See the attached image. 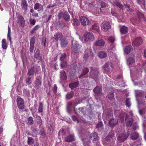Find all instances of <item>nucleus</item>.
<instances>
[{"mask_svg": "<svg viewBox=\"0 0 146 146\" xmlns=\"http://www.w3.org/2000/svg\"><path fill=\"white\" fill-rule=\"evenodd\" d=\"M99 74V72L97 68H90V75L92 78L94 79L95 80H97L98 79Z\"/></svg>", "mask_w": 146, "mask_h": 146, "instance_id": "f257e3e1", "label": "nucleus"}, {"mask_svg": "<svg viewBox=\"0 0 146 146\" xmlns=\"http://www.w3.org/2000/svg\"><path fill=\"white\" fill-rule=\"evenodd\" d=\"M72 52L75 53H79L80 51V49L78 42L73 39L72 40Z\"/></svg>", "mask_w": 146, "mask_h": 146, "instance_id": "f03ea898", "label": "nucleus"}, {"mask_svg": "<svg viewBox=\"0 0 146 146\" xmlns=\"http://www.w3.org/2000/svg\"><path fill=\"white\" fill-rule=\"evenodd\" d=\"M83 38L85 42H90L94 40V36L92 33L87 32L84 34Z\"/></svg>", "mask_w": 146, "mask_h": 146, "instance_id": "7ed1b4c3", "label": "nucleus"}, {"mask_svg": "<svg viewBox=\"0 0 146 146\" xmlns=\"http://www.w3.org/2000/svg\"><path fill=\"white\" fill-rule=\"evenodd\" d=\"M129 134V131L127 132V133H124L120 134L117 137V139L120 142H123L128 138Z\"/></svg>", "mask_w": 146, "mask_h": 146, "instance_id": "20e7f679", "label": "nucleus"}, {"mask_svg": "<svg viewBox=\"0 0 146 146\" xmlns=\"http://www.w3.org/2000/svg\"><path fill=\"white\" fill-rule=\"evenodd\" d=\"M79 20L81 24L83 26L88 25L90 24L88 19L86 17L81 16L79 17Z\"/></svg>", "mask_w": 146, "mask_h": 146, "instance_id": "39448f33", "label": "nucleus"}, {"mask_svg": "<svg viewBox=\"0 0 146 146\" xmlns=\"http://www.w3.org/2000/svg\"><path fill=\"white\" fill-rule=\"evenodd\" d=\"M102 29L104 31H107L111 28L109 22L105 21L103 22L101 25Z\"/></svg>", "mask_w": 146, "mask_h": 146, "instance_id": "423d86ee", "label": "nucleus"}, {"mask_svg": "<svg viewBox=\"0 0 146 146\" xmlns=\"http://www.w3.org/2000/svg\"><path fill=\"white\" fill-rule=\"evenodd\" d=\"M92 52L90 49H86L85 51L83 56V58L86 61L87 60L89 57H92Z\"/></svg>", "mask_w": 146, "mask_h": 146, "instance_id": "0eeeda50", "label": "nucleus"}, {"mask_svg": "<svg viewBox=\"0 0 146 146\" xmlns=\"http://www.w3.org/2000/svg\"><path fill=\"white\" fill-rule=\"evenodd\" d=\"M17 106L20 109H23L25 108V103L24 100L21 98H18L17 99Z\"/></svg>", "mask_w": 146, "mask_h": 146, "instance_id": "6e6552de", "label": "nucleus"}, {"mask_svg": "<svg viewBox=\"0 0 146 146\" xmlns=\"http://www.w3.org/2000/svg\"><path fill=\"white\" fill-rule=\"evenodd\" d=\"M143 42L142 38L140 37H138L136 38L133 42L132 44L133 46H138L141 44Z\"/></svg>", "mask_w": 146, "mask_h": 146, "instance_id": "1a4fd4ad", "label": "nucleus"}, {"mask_svg": "<svg viewBox=\"0 0 146 146\" xmlns=\"http://www.w3.org/2000/svg\"><path fill=\"white\" fill-rule=\"evenodd\" d=\"M41 86V79L36 77L34 82L33 86L36 89L38 90Z\"/></svg>", "mask_w": 146, "mask_h": 146, "instance_id": "9d476101", "label": "nucleus"}, {"mask_svg": "<svg viewBox=\"0 0 146 146\" xmlns=\"http://www.w3.org/2000/svg\"><path fill=\"white\" fill-rule=\"evenodd\" d=\"M40 69L39 66H38L37 67L34 66L32 67L30 70H29L27 75L29 76L33 75L34 74V72H35V73L36 72L38 71V70H39Z\"/></svg>", "mask_w": 146, "mask_h": 146, "instance_id": "9b49d317", "label": "nucleus"}, {"mask_svg": "<svg viewBox=\"0 0 146 146\" xmlns=\"http://www.w3.org/2000/svg\"><path fill=\"white\" fill-rule=\"evenodd\" d=\"M18 21L19 25L21 27H24L25 24V21L24 18L22 15H19Z\"/></svg>", "mask_w": 146, "mask_h": 146, "instance_id": "f8f14e48", "label": "nucleus"}, {"mask_svg": "<svg viewBox=\"0 0 146 146\" xmlns=\"http://www.w3.org/2000/svg\"><path fill=\"white\" fill-rule=\"evenodd\" d=\"M110 67L111 68L112 70L113 68L111 63L110 62L106 63L104 66V70L107 72H109L110 71Z\"/></svg>", "mask_w": 146, "mask_h": 146, "instance_id": "ddd939ff", "label": "nucleus"}, {"mask_svg": "<svg viewBox=\"0 0 146 146\" xmlns=\"http://www.w3.org/2000/svg\"><path fill=\"white\" fill-rule=\"evenodd\" d=\"M62 37V35L61 33L58 32L54 34L53 39H54L56 41H58V40H60Z\"/></svg>", "mask_w": 146, "mask_h": 146, "instance_id": "4468645a", "label": "nucleus"}, {"mask_svg": "<svg viewBox=\"0 0 146 146\" xmlns=\"http://www.w3.org/2000/svg\"><path fill=\"white\" fill-rule=\"evenodd\" d=\"M71 23L74 27H76L80 25L79 20L74 17H72L71 21Z\"/></svg>", "mask_w": 146, "mask_h": 146, "instance_id": "2eb2a0df", "label": "nucleus"}, {"mask_svg": "<svg viewBox=\"0 0 146 146\" xmlns=\"http://www.w3.org/2000/svg\"><path fill=\"white\" fill-rule=\"evenodd\" d=\"M60 41V46L62 47H65L68 44V42L67 39L66 38L62 39Z\"/></svg>", "mask_w": 146, "mask_h": 146, "instance_id": "dca6fc26", "label": "nucleus"}, {"mask_svg": "<svg viewBox=\"0 0 146 146\" xmlns=\"http://www.w3.org/2000/svg\"><path fill=\"white\" fill-rule=\"evenodd\" d=\"M118 123V120L117 119H111L109 122L110 126L111 127H114L115 125L117 124Z\"/></svg>", "mask_w": 146, "mask_h": 146, "instance_id": "f3484780", "label": "nucleus"}, {"mask_svg": "<svg viewBox=\"0 0 146 146\" xmlns=\"http://www.w3.org/2000/svg\"><path fill=\"white\" fill-rule=\"evenodd\" d=\"M75 139L74 135L71 134L68 135L65 138V141L68 142H71L75 140Z\"/></svg>", "mask_w": 146, "mask_h": 146, "instance_id": "a211bd4d", "label": "nucleus"}, {"mask_svg": "<svg viewBox=\"0 0 146 146\" xmlns=\"http://www.w3.org/2000/svg\"><path fill=\"white\" fill-rule=\"evenodd\" d=\"M105 42L102 39H99L95 42L94 45L98 46H102L104 45Z\"/></svg>", "mask_w": 146, "mask_h": 146, "instance_id": "6ab92c4d", "label": "nucleus"}, {"mask_svg": "<svg viewBox=\"0 0 146 146\" xmlns=\"http://www.w3.org/2000/svg\"><path fill=\"white\" fill-rule=\"evenodd\" d=\"M60 77L62 80H65L67 79V76L64 70L61 71L60 72Z\"/></svg>", "mask_w": 146, "mask_h": 146, "instance_id": "aec40b11", "label": "nucleus"}, {"mask_svg": "<svg viewBox=\"0 0 146 146\" xmlns=\"http://www.w3.org/2000/svg\"><path fill=\"white\" fill-rule=\"evenodd\" d=\"M34 9L35 10L39 9V10L38 11H43V9L42 5L39 3H36L35 4Z\"/></svg>", "mask_w": 146, "mask_h": 146, "instance_id": "412c9836", "label": "nucleus"}, {"mask_svg": "<svg viewBox=\"0 0 146 146\" xmlns=\"http://www.w3.org/2000/svg\"><path fill=\"white\" fill-rule=\"evenodd\" d=\"M134 63V59L133 57H130L127 59V64L129 67L131 66V65Z\"/></svg>", "mask_w": 146, "mask_h": 146, "instance_id": "4be33fe9", "label": "nucleus"}, {"mask_svg": "<svg viewBox=\"0 0 146 146\" xmlns=\"http://www.w3.org/2000/svg\"><path fill=\"white\" fill-rule=\"evenodd\" d=\"M128 28L125 26H123L120 29V32L122 34H126L128 31Z\"/></svg>", "mask_w": 146, "mask_h": 146, "instance_id": "5701e85b", "label": "nucleus"}, {"mask_svg": "<svg viewBox=\"0 0 146 146\" xmlns=\"http://www.w3.org/2000/svg\"><path fill=\"white\" fill-rule=\"evenodd\" d=\"M139 137V134L136 132L135 131L131 133L130 136L131 138L133 140L137 139Z\"/></svg>", "mask_w": 146, "mask_h": 146, "instance_id": "b1692460", "label": "nucleus"}, {"mask_svg": "<svg viewBox=\"0 0 146 146\" xmlns=\"http://www.w3.org/2000/svg\"><path fill=\"white\" fill-rule=\"evenodd\" d=\"M92 137L93 138V141H98L99 139L98 133L96 132L93 133L88 139H90Z\"/></svg>", "mask_w": 146, "mask_h": 146, "instance_id": "393cba45", "label": "nucleus"}, {"mask_svg": "<svg viewBox=\"0 0 146 146\" xmlns=\"http://www.w3.org/2000/svg\"><path fill=\"white\" fill-rule=\"evenodd\" d=\"M82 73L79 77L80 78L83 76L86 75L89 71V69L87 68H84L82 69Z\"/></svg>", "mask_w": 146, "mask_h": 146, "instance_id": "a878e982", "label": "nucleus"}, {"mask_svg": "<svg viewBox=\"0 0 146 146\" xmlns=\"http://www.w3.org/2000/svg\"><path fill=\"white\" fill-rule=\"evenodd\" d=\"M102 91V88L98 86H96L93 90L94 92L97 94L101 93Z\"/></svg>", "mask_w": 146, "mask_h": 146, "instance_id": "bb28decb", "label": "nucleus"}, {"mask_svg": "<svg viewBox=\"0 0 146 146\" xmlns=\"http://www.w3.org/2000/svg\"><path fill=\"white\" fill-rule=\"evenodd\" d=\"M84 146H90L89 144L90 142V139L85 138L82 140Z\"/></svg>", "mask_w": 146, "mask_h": 146, "instance_id": "cd10ccee", "label": "nucleus"}, {"mask_svg": "<svg viewBox=\"0 0 146 146\" xmlns=\"http://www.w3.org/2000/svg\"><path fill=\"white\" fill-rule=\"evenodd\" d=\"M98 56L101 58H103L107 56V54L106 52L104 51H101L99 52L98 54Z\"/></svg>", "mask_w": 146, "mask_h": 146, "instance_id": "c85d7f7f", "label": "nucleus"}, {"mask_svg": "<svg viewBox=\"0 0 146 146\" xmlns=\"http://www.w3.org/2000/svg\"><path fill=\"white\" fill-rule=\"evenodd\" d=\"M22 9L25 10V11L27 10L28 4L27 1L25 0H23L21 2Z\"/></svg>", "mask_w": 146, "mask_h": 146, "instance_id": "c756f323", "label": "nucleus"}, {"mask_svg": "<svg viewBox=\"0 0 146 146\" xmlns=\"http://www.w3.org/2000/svg\"><path fill=\"white\" fill-rule=\"evenodd\" d=\"M63 17L64 19L66 21H69L70 20V15L67 12H65L63 13Z\"/></svg>", "mask_w": 146, "mask_h": 146, "instance_id": "7c9ffc66", "label": "nucleus"}, {"mask_svg": "<svg viewBox=\"0 0 146 146\" xmlns=\"http://www.w3.org/2000/svg\"><path fill=\"white\" fill-rule=\"evenodd\" d=\"M133 50L132 46L131 45H128L125 47L124 49V52L127 54H128Z\"/></svg>", "mask_w": 146, "mask_h": 146, "instance_id": "2f4dec72", "label": "nucleus"}, {"mask_svg": "<svg viewBox=\"0 0 146 146\" xmlns=\"http://www.w3.org/2000/svg\"><path fill=\"white\" fill-rule=\"evenodd\" d=\"M79 84V82H77L70 83L69 85V87L71 89L76 88Z\"/></svg>", "mask_w": 146, "mask_h": 146, "instance_id": "473e14b6", "label": "nucleus"}, {"mask_svg": "<svg viewBox=\"0 0 146 146\" xmlns=\"http://www.w3.org/2000/svg\"><path fill=\"white\" fill-rule=\"evenodd\" d=\"M67 66V62L66 60L60 61V66L61 69L66 68Z\"/></svg>", "mask_w": 146, "mask_h": 146, "instance_id": "72a5a7b5", "label": "nucleus"}, {"mask_svg": "<svg viewBox=\"0 0 146 146\" xmlns=\"http://www.w3.org/2000/svg\"><path fill=\"white\" fill-rule=\"evenodd\" d=\"M2 46L3 48L6 50L7 48L8 45L6 42V40L5 39H3L2 41Z\"/></svg>", "mask_w": 146, "mask_h": 146, "instance_id": "f704fd0d", "label": "nucleus"}, {"mask_svg": "<svg viewBox=\"0 0 146 146\" xmlns=\"http://www.w3.org/2000/svg\"><path fill=\"white\" fill-rule=\"evenodd\" d=\"M133 121V120L132 118L128 119L126 123V126L127 127L131 126L132 125Z\"/></svg>", "mask_w": 146, "mask_h": 146, "instance_id": "c9c22d12", "label": "nucleus"}, {"mask_svg": "<svg viewBox=\"0 0 146 146\" xmlns=\"http://www.w3.org/2000/svg\"><path fill=\"white\" fill-rule=\"evenodd\" d=\"M74 92L71 91L70 92H68L66 96V98L67 99H70L72 98L74 96Z\"/></svg>", "mask_w": 146, "mask_h": 146, "instance_id": "e433bc0d", "label": "nucleus"}, {"mask_svg": "<svg viewBox=\"0 0 146 146\" xmlns=\"http://www.w3.org/2000/svg\"><path fill=\"white\" fill-rule=\"evenodd\" d=\"M43 104L42 102H40L39 103L38 108V112L39 113H42L43 111Z\"/></svg>", "mask_w": 146, "mask_h": 146, "instance_id": "4c0bfd02", "label": "nucleus"}, {"mask_svg": "<svg viewBox=\"0 0 146 146\" xmlns=\"http://www.w3.org/2000/svg\"><path fill=\"white\" fill-rule=\"evenodd\" d=\"M11 29L9 26H8V33L7 35V38L8 40H9L10 43H12L11 41Z\"/></svg>", "mask_w": 146, "mask_h": 146, "instance_id": "58836bf2", "label": "nucleus"}, {"mask_svg": "<svg viewBox=\"0 0 146 146\" xmlns=\"http://www.w3.org/2000/svg\"><path fill=\"white\" fill-rule=\"evenodd\" d=\"M40 26L39 25H36L30 31V33L31 35L34 34L35 32L37 31L39 28Z\"/></svg>", "mask_w": 146, "mask_h": 146, "instance_id": "ea45409f", "label": "nucleus"}, {"mask_svg": "<svg viewBox=\"0 0 146 146\" xmlns=\"http://www.w3.org/2000/svg\"><path fill=\"white\" fill-rule=\"evenodd\" d=\"M69 77L71 80H74L76 78V72H70V73Z\"/></svg>", "mask_w": 146, "mask_h": 146, "instance_id": "a19ab883", "label": "nucleus"}, {"mask_svg": "<svg viewBox=\"0 0 146 146\" xmlns=\"http://www.w3.org/2000/svg\"><path fill=\"white\" fill-rule=\"evenodd\" d=\"M34 123L33 118L32 117H29L27 120V124L29 125H31Z\"/></svg>", "mask_w": 146, "mask_h": 146, "instance_id": "79ce46f5", "label": "nucleus"}, {"mask_svg": "<svg viewBox=\"0 0 146 146\" xmlns=\"http://www.w3.org/2000/svg\"><path fill=\"white\" fill-rule=\"evenodd\" d=\"M92 29L98 31L99 30V26L97 24H94L92 26Z\"/></svg>", "mask_w": 146, "mask_h": 146, "instance_id": "37998d69", "label": "nucleus"}, {"mask_svg": "<svg viewBox=\"0 0 146 146\" xmlns=\"http://www.w3.org/2000/svg\"><path fill=\"white\" fill-rule=\"evenodd\" d=\"M34 143L33 139L31 137H29L28 139V144L29 145H31Z\"/></svg>", "mask_w": 146, "mask_h": 146, "instance_id": "c03bdc74", "label": "nucleus"}, {"mask_svg": "<svg viewBox=\"0 0 146 146\" xmlns=\"http://www.w3.org/2000/svg\"><path fill=\"white\" fill-rule=\"evenodd\" d=\"M31 78L29 76L28 77L26 78L25 81L26 82L28 85H29L32 83Z\"/></svg>", "mask_w": 146, "mask_h": 146, "instance_id": "a18cd8bd", "label": "nucleus"}, {"mask_svg": "<svg viewBox=\"0 0 146 146\" xmlns=\"http://www.w3.org/2000/svg\"><path fill=\"white\" fill-rule=\"evenodd\" d=\"M66 57V54L65 53H62L60 58V61L66 60L65 59Z\"/></svg>", "mask_w": 146, "mask_h": 146, "instance_id": "49530a36", "label": "nucleus"}, {"mask_svg": "<svg viewBox=\"0 0 146 146\" xmlns=\"http://www.w3.org/2000/svg\"><path fill=\"white\" fill-rule=\"evenodd\" d=\"M142 91L141 90H137L135 92V95L137 97H141L142 95Z\"/></svg>", "mask_w": 146, "mask_h": 146, "instance_id": "de8ad7c7", "label": "nucleus"}, {"mask_svg": "<svg viewBox=\"0 0 146 146\" xmlns=\"http://www.w3.org/2000/svg\"><path fill=\"white\" fill-rule=\"evenodd\" d=\"M37 123L40 126L42 124V120L41 118L39 116H38L37 117Z\"/></svg>", "mask_w": 146, "mask_h": 146, "instance_id": "09e8293b", "label": "nucleus"}, {"mask_svg": "<svg viewBox=\"0 0 146 146\" xmlns=\"http://www.w3.org/2000/svg\"><path fill=\"white\" fill-rule=\"evenodd\" d=\"M125 105L128 107H129L131 106V104L130 101V99L129 98H127L125 100Z\"/></svg>", "mask_w": 146, "mask_h": 146, "instance_id": "8fccbe9b", "label": "nucleus"}, {"mask_svg": "<svg viewBox=\"0 0 146 146\" xmlns=\"http://www.w3.org/2000/svg\"><path fill=\"white\" fill-rule=\"evenodd\" d=\"M102 122H99L96 126V128L98 129H102Z\"/></svg>", "mask_w": 146, "mask_h": 146, "instance_id": "3c124183", "label": "nucleus"}, {"mask_svg": "<svg viewBox=\"0 0 146 146\" xmlns=\"http://www.w3.org/2000/svg\"><path fill=\"white\" fill-rule=\"evenodd\" d=\"M35 38L34 37H31L30 40V45H34L35 44Z\"/></svg>", "mask_w": 146, "mask_h": 146, "instance_id": "603ef678", "label": "nucleus"}, {"mask_svg": "<svg viewBox=\"0 0 146 146\" xmlns=\"http://www.w3.org/2000/svg\"><path fill=\"white\" fill-rule=\"evenodd\" d=\"M119 116L121 121H124V117L125 116V114L123 113H121Z\"/></svg>", "mask_w": 146, "mask_h": 146, "instance_id": "864d4df0", "label": "nucleus"}, {"mask_svg": "<svg viewBox=\"0 0 146 146\" xmlns=\"http://www.w3.org/2000/svg\"><path fill=\"white\" fill-rule=\"evenodd\" d=\"M108 98L110 100H111L113 99L114 95L113 93H111L109 94L108 95Z\"/></svg>", "mask_w": 146, "mask_h": 146, "instance_id": "5fc2aeb1", "label": "nucleus"}, {"mask_svg": "<svg viewBox=\"0 0 146 146\" xmlns=\"http://www.w3.org/2000/svg\"><path fill=\"white\" fill-rule=\"evenodd\" d=\"M40 135L42 136L44 138L46 136L45 131L44 130L40 131Z\"/></svg>", "mask_w": 146, "mask_h": 146, "instance_id": "6e6d98bb", "label": "nucleus"}, {"mask_svg": "<svg viewBox=\"0 0 146 146\" xmlns=\"http://www.w3.org/2000/svg\"><path fill=\"white\" fill-rule=\"evenodd\" d=\"M101 8H105L106 7H108V5L105 3L103 2H102L101 3Z\"/></svg>", "mask_w": 146, "mask_h": 146, "instance_id": "4d7b16f0", "label": "nucleus"}, {"mask_svg": "<svg viewBox=\"0 0 146 146\" xmlns=\"http://www.w3.org/2000/svg\"><path fill=\"white\" fill-rule=\"evenodd\" d=\"M40 53L39 52H36L34 54V57L36 58H39Z\"/></svg>", "mask_w": 146, "mask_h": 146, "instance_id": "13d9d810", "label": "nucleus"}, {"mask_svg": "<svg viewBox=\"0 0 146 146\" xmlns=\"http://www.w3.org/2000/svg\"><path fill=\"white\" fill-rule=\"evenodd\" d=\"M29 22L31 25H34L35 24L36 21L35 19H31L29 20Z\"/></svg>", "mask_w": 146, "mask_h": 146, "instance_id": "bf43d9fd", "label": "nucleus"}, {"mask_svg": "<svg viewBox=\"0 0 146 146\" xmlns=\"http://www.w3.org/2000/svg\"><path fill=\"white\" fill-rule=\"evenodd\" d=\"M73 120L74 121H76L78 123L79 122V120L77 117L75 115H73L72 116Z\"/></svg>", "mask_w": 146, "mask_h": 146, "instance_id": "052dcab7", "label": "nucleus"}, {"mask_svg": "<svg viewBox=\"0 0 146 146\" xmlns=\"http://www.w3.org/2000/svg\"><path fill=\"white\" fill-rule=\"evenodd\" d=\"M58 14V17L59 19H61L63 17V13L62 11H60Z\"/></svg>", "mask_w": 146, "mask_h": 146, "instance_id": "680f3d73", "label": "nucleus"}, {"mask_svg": "<svg viewBox=\"0 0 146 146\" xmlns=\"http://www.w3.org/2000/svg\"><path fill=\"white\" fill-rule=\"evenodd\" d=\"M137 3L139 5L143 3L145 1V0H136Z\"/></svg>", "mask_w": 146, "mask_h": 146, "instance_id": "e2e57ef3", "label": "nucleus"}, {"mask_svg": "<svg viewBox=\"0 0 146 146\" xmlns=\"http://www.w3.org/2000/svg\"><path fill=\"white\" fill-rule=\"evenodd\" d=\"M57 87L56 84H54V87L53 89V91L54 94H56L57 92Z\"/></svg>", "mask_w": 146, "mask_h": 146, "instance_id": "0e129e2a", "label": "nucleus"}, {"mask_svg": "<svg viewBox=\"0 0 146 146\" xmlns=\"http://www.w3.org/2000/svg\"><path fill=\"white\" fill-rule=\"evenodd\" d=\"M32 132L33 135H35V136H36V135L38 134V131L36 129H34L32 131Z\"/></svg>", "mask_w": 146, "mask_h": 146, "instance_id": "69168bd1", "label": "nucleus"}, {"mask_svg": "<svg viewBox=\"0 0 146 146\" xmlns=\"http://www.w3.org/2000/svg\"><path fill=\"white\" fill-rule=\"evenodd\" d=\"M114 4L117 6L119 7L120 8H121L122 6V5L119 2H115L114 3Z\"/></svg>", "mask_w": 146, "mask_h": 146, "instance_id": "338daca9", "label": "nucleus"}, {"mask_svg": "<svg viewBox=\"0 0 146 146\" xmlns=\"http://www.w3.org/2000/svg\"><path fill=\"white\" fill-rule=\"evenodd\" d=\"M108 40L112 43L115 41V39L113 37L110 36L108 38Z\"/></svg>", "mask_w": 146, "mask_h": 146, "instance_id": "774afa93", "label": "nucleus"}]
</instances>
